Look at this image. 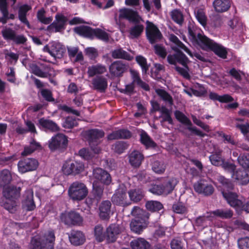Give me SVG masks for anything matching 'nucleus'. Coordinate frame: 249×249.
I'll use <instances>...</instances> for the list:
<instances>
[{
  "mask_svg": "<svg viewBox=\"0 0 249 249\" xmlns=\"http://www.w3.org/2000/svg\"><path fill=\"white\" fill-rule=\"evenodd\" d=\"M38 124L43 128L52 132H56L59 130V127L57 124L51 120L42 118L38 120Z\"/></svg>",
  "mask_w": 249,
  "mask_h": 249,
  "instance_id": "obj_29",
  "label": "nucleus"
},
{
  "mask_svg": "<svg viewBox=\"0 0 249 249\" xmlns=\"http://www.w3.org/2000/svg\"><path fill=\"white\" fill-rule=\"evenodd\" d=\"M68 193L70 198L72 200L80 201L87 196L88 190L84 183L76 181L71 185Z\"/></svg>",
  "mask_w": 249,
  "mask_h": 249,
  "instance_id": "obj_5",
  "label": "nucleus"
},
{
  "mask_svg": "<svg viewBox=\"0 0 249 249\" xmlns=\"http://www.w3.org/2000/svg\"><path fill=\"white\" fill-rule=\"evenodd\" d=\"M55 237L53 231H49L42 236L33 238L30 249H54Z\"/></svg>",
  "mask_w": 249,
  "mask_h": 249,
  "instance_id": "obj_4",
  "label": "nucleus"
},
{
  "mask_svg": "<svg viewBox=\"0 0 249 249\" xmlns=\"http://www.w3.org/2000/svg\"><path fill=\"white\" fill-rule=\"evenodd\" d=\"M111 56L114 59H123L131 61L133 57L121 48H117L111 52Z\"/></svg>",
  "mask_w": 249,
  "mask_h": 249,
  "instance_id": "obj_32",
  "label": "nucleus"
},
{
  "mask_svg": "<svg viewBox=\"0 0 249 249\" xmlns=\"http://www.w3.org/2000/svg\"><path fill=\"white\" fill-rule=\"evenodd\" d=\"M45 11L44 9L39 10L37 13V17L38 19L42 23L48 24L51 22L53 20L52 17L46 18L44 16Z\"/></svg>",
  "mask_w": 249,
  "mask_h": 249,
  "instance_id": "obj_58",
  "label": "nucleus"
},
{
  "mask_svg": "<svg viewBox=\"0 0 249 249\" xmlns=\"http://www.w3.org/2000/svg\"><path fill=\"white\" fill-rule=\"evenodd\" d=\"M195 191L205 196L212 195L214 191L213 186L205 180H200L194 184Z\"/></svg>",
  "mask_w": 249,
  "mask_h": 249,
  "instance_id": "obj_12",
  "label": "nucleus"
},
{
  "mask_svg": "<svg viewBox=\"0 0 249 249\" xmlns=\"http://www.w3.org/2000/svg\"><path fill=\"white\" fill-rule=\"evenodd\" d=\"M129 66L121 60L113 62L109 67L110 74L117 77H122L124 72L127 71Z\"/></svg>",
  "mask_w": 249,
  "mask_h": 249,
  "instance_id": "obj_14",
  "label": "nucleus"
},
{
  "mask_svg": "<svg viewBox=\"0 0 249 249\" xmlns=\"http://www.w3.org/2000/svg\"><path fill=\"white\" fill-rule=\"evenodd\" d=\"M146 35L149 42L153 44L159 41L162 36L158 28L149 21H146Z\"/></svg>",
  "mask_w": 249,
  "mask_h": 249,
  "instance_id": "obj_10",
  "label": "nucleus"
},
{
  "mask_svg": "<svg viewBox=\"0 0 249 249\" xmlns=\"http://www.w3.org/2000/svg\"><path fill=\"white\" fill-rule=\"evenodd\" d=\"M131 137V133L129 131L125 129H120L115 131L108 135V140L112 141L119 139H127Z\"/></svg>",
  "mask_w": 249,
  "mask_h": 249,
  "instance_id": "obj_31",
  "label": "nucleus"
},
{
  "mask_svg": "<svg viewBox=\"0 0 249 249\" xmlns=\"http://www.w3.org/2000/svg\"><path fill=\"white\" fill-rule=\"evenodd\" d=\"M146 209L152 212L159 211L163 209V205L159 201H149L146 203Z\"/></svg>",
  "mask_w": 249,
  "mask_h": 249,
  "instance_id": "obj_49",
  "label": "nucleus"
},
{
  "mask_svg": "<svg viewBox=\"0 0 249 249\" xmlns=\"http://www.w3.org/2000/svg\"><path fill=\"white\" fill-rule=\"evenodd\" d=\"M12 180V176L10 171L4 169L0 172V186H4L8 184Z\"/></svg>",
  "mask_w": 249,
  "mask_h": 249,
  "instance_id": "obj_43",
  "label": "nucleus"
},
{
  "mask_svg": "<svg viewBox=\"0 0 249 249\" xmlns=\"http://www.w3.org/2000/svg\"><path fill=\"white\" fill-rule=\"evenodd\" d=\"M152 168L153 171L158 174L163 173L165 169V166L162 162L155 160L152 163Z\"/></svg>",
  "mask_w": 249,
  "mask_h": 249,
  "instance_id": "obj_56",
  "label": "nucleus"
},
{
  "mask_svg": "<svg viewBox=\"0 0 249 249\" xmlns=\"http://www.w3.org/2000/svg\"><path fill=\"white\" fill-rule=\"evenodd\" d=\"M156 92L164 102L168 103L170 106L173 105L172 97L165 90L159 89L156 90Z\"/></svg>",
  "mask_w": 249,
  "mask_h": 249,
  "instance_id": "obj_50",
  "label": "nucleus"
},
{
  "mask_svg": "<svg viewBox=\"0 0 249 249\" xmlns=\"http://www.w3.org/2000/svg\"><path fill=\"white\" fill-rule=\"evenodd\" d=\"M220 166H221L225 171L232 174L234 173L236 169V165L234 164L226 161L225 160H224Z\"/></svg>",
  "mask_w": 249,
  "mask_h": 249,
  "instance_id": "obj_62",
  "label": "nucleus"
},
{
  "mask_svg": "<svg viewBox=\"0 0 249 249\" xmlns=\"http://www.w3.org/2000/svg\"><path fill=\"white\" fill-rule=\"evenodd\" d=\"M16 33L10 28H5L1 31V34L4 39L7 41H13Z\"/></svg>",
  "mask_w": 249,
  "mask_h": 249,
  "instance_id": "obj_54",
  "label": "nucleus"
},
{
  "mask_svg": "<svg viewBox=\"0 0 249 249\" xmlns=\"http://www.w3.org/2000/svg\"><path fill=\"white\" fill-rule=\"evenodd\" d=\"M128 195L130 200L135 202L141 200L144 196L143 192L140 188L130 190L128 192Z\"/></svg>",
  "mask_w": 249,
  "mask_h": 249,
  "instance_id": "obj_39",
  "label": "nucleus"
},
{
  "mask_svg": "<svg viewBox=\"0 0 249 249\" xmlns=\"http://www.w3.org/2000/svg\"><path fill=\"white\" fill-rule=\"evenodd\" d=\"M94 154L95 153L86 148H82L79 151V155L86 160L91 159L94 156Z\"/></svg>",
  "mask_w": 249,
  "mask_h": 249,
  "instance_id": "obj_64",
  "label": "nucleus"
},
{
  "mask_svg": "<svg viewBox=\"0 0 249 249\" xmlns=\"http://www.w3.org/2000/svg\"><path fill=\"white\" fill-rule=\"evenodd\" d=\"M0 206L9 213H14L18 210L19 203L17 200L4 197L0 200Z\"/></svg>",
  "mask_w": 249,
  "mask_h": 249,
  "instance_id": "obj_20",
  "label": "nucleus"
},
{
  "mask_svg": "<svg viewBox=\"0 0 249 249\" xmlns=\"http://www.w3.org/2000/svg\"><path fill=\"white\" fill-rule=\"evenodd\" d=\"M148 219H132L130 224V227L131 230L138 234H140L141 232L147 226Z\"/></svg>",
  "mask_w": 249,
  "mask_h": 249,
  "instance_id": "obj_24",
  "label": "nucleus"
},
{
  "mask_svg": "<svg viewBox=\"0 0 249 249\" xmlns=\"http://www.w3.org/2000/svg\"><path fill=\"white\" fill-rule=\"evenodd\" d=\"M55 20L49 25L47 30L49 32H60L65 28L67 18L62 14H57Z\"/></svg>",
  "mask_w": 249,
  "mask_h": 249,
  "instance_id": "obj_13",
  "label": "nucleus"
},
{
  "mask_svg": "<svg viewBox=\"0 0 249 249\" xmlns=\"http://www.w3.org/2000/svg\"><path fill=\"white\" fill-rule=\"evenodd\" d=\"M217 179L221 184L222 191L228 192L233 189V185L229 179L222 176H218Z\"/></svg>",
  "mask_w": 249,
  "mask_h": 249,
  "instance_id": "obj_41",
  "label": "nucleus"
},
{
  "mask_svg": "<svg viewBox=\"0 0 249 249\" xmlns=\"http://www.w3.org/2000/svg\"><path fill=\"white\" fill-rule=\"evenodd\" d=\"M140 141L146 147H155L157 145L147 133L143 130L140 134Z\"/></svg>",
  "mask_w": 249,
  "mask_h": 249,
  "instance_id": "obj_40",
  "label": "nucleus"
},
{
  "mask_svg": "<svg viewBox=\"0 0 249 249\" xmlns=\"http://www.w3.org/2000/svg\"><path fill=\"white\" fill-rule=\"evenodd\" d=\"M160 118H162L160 121L161 124L165 122H167L169 124H173V120L171 117L172 111L165 106H162V109Z\"/></svg>",
  "mask_w": 249,
  "mask_h": 249,
  "instance_id": "obj_45",
  "label": "nucleus"
},
{
  "mask_svg": "<svg viewBox=\"0 0 249 249\" xmlns=\"http://www.w3.org/2000/svg\"><path fill=\"white\" fill-rule=\"evenodd\" d=\"M214 215L222 219H230L233 215V213L231 209H217L212 213Z\"/></svg>",
  "mask_w": 249,
  "mask_h": 249,
  "instance_id": "obj_38",
  "label": "nucleus"
},
{
  "mask_svg": "<svg viewBox=\"0 0 249 249\" xmlns=\"http://www.w3.org/2000/svg\"><path fill=\"white\" fill-rule=\"evenodd\" d=\"M68 144L66 137L62 134H57L52 137L49 142V147L51 150H59L63 151Z\"/></svg>",
  "mask_w": 249,
  "mask_h": 249,
  "instance_id": "obj_9",
  "label": "nucleus"
},
{
  "mask_svg": "<svg viewBox=\"0 0 249 249\" xmlns=\"http://www.w3.org/2000/svg\"><path fill=\"white\" fill-rule=\"evenodd\" d=\"M136 61L141 67L142 72L146 74L150 66V65L147 64L146 58L142 55H138L136 57Z\"/></svg>",
  "mask_w": 249,
  "mask_h": 249,
  "instance_id": "obj_53",
  "label": "nucleus"
},
{
  "mask_svg": "<svg viewBox=\"0 0 249 249\" xmlns=\"http://www.w3.org/2000/svg\"><path fill=\"white\" fill-rule=\"evenodd\" d=\"M77 34L89 38H93V30L91 27L87 26L76 27L73 29Z\"/></svg>",
  "mask_w": 249,
  "mask_h": 249,
  "instance_id": "obj_34",
  "label": "nucleus"
},
{
  "mask_svg": "<svg viewBox=\"0 0 249 249\" xmlns=\"http://www.w3.org/2000/svg\"><path fill=\"white\" fill-rule=\"evenodd\" d=\"M131 214L135 217L134 219H148L149 217L148 213L138 207H134L131 211Z\"/></svg>",
  "mask_w": 249,
  "mask_h": 249,
  "instance_id": "obj_37",
  "label": "nucleus"
},
{
  "mask_svg": "<svg viewBox=\"0 0 249 249\" xmlns=\"http://www.w3.org/2000/svg\"><path fill=\"white\" fill-rule=\"evenodd\" d=\"M175 116L176 119L182 124L191 126L192 124L191 121L181 111L176 110L175 112Z\"/></svg>",
  "mask_w": 249,
  "mask_h": 249,
  "instance_id": "obj_52",
  "label": "nucleus"
},
{
  "mask_svg": "<svg viewBox=\"0 0 249 249\" xmlns=\"http://www.w3.org/2000/svg\"><path fill=\"white\" fill-rule=\"evenodd\" d=\"M130 244L132 249H151L150 243L142 238L133 240Z\"/></svg>",
  "mask_w": 249,
  "mask_h": 249,
  "instance_id": "obj_33",
  "label": "nucleus"
},
{
  "mask_svg": "<svg viewBox=\"0 0 249 249\" xmlns=\"http://www.w3.org/2000/svg\"><path fill=\"white\" fill-rule=\"evenodd\" d=\"M5 57L9 63L15 64L18 59L19 55L12 52H8L5 54Z\"/></svg>",
  "mask_w": 249,
  "mask_h": 249,
  "instance_id": "obj_63",
  "label": "nucleus"
},
{
  "mask_svg": "<svg viewBox=\"0 0 249 249\" xmlns=\"http://www.w3.org/2000/svg\"><path fill=\"white\" fill-rule=\"evenodd\" d=\"M128 159L130 165L134 168H138L143 160L144 156L139 151L134 150L129 154Z\"/></svg>",
  "mask_w": 249,
  "mask_h": 249,
  "instance_id": "obj_25",
  "label": "nucleus"
},
{
  "mask_svg": "<svg viewBox=\"0 0 249 249\" xmlns=\"http://www.w3.org/2000/svg\"><path fill=\"white\" fill-rule=\"evenodd\" d=\"M213 4L215 11L222 13L228 11L230 8L231 1L230 0H214Z\"/></svg>",
  "mask_w": 249,
  "mask_h": 249,
  "instance_id": "obj_30",
  "label": "nucleus"
},
{
  "mask_svg": "<svg viewBox=\"0 0 249 249\" xmlns=\"http://www.w3.org/2000/svg\"><path fill=\"white\" fill-rule=\"evenodd\" d=\"M92 84L94 89L104 92L107 87V80L103 76H97L92 79Z\"/></svg>",
  "mask_w": 249,
  "mask_h": 249,
  "instance_id": "obj_21",
  "label": "nucleus"
},
{
  "mask_svg": "<svg viewBox=\"0 0 249 249\" xmlns=\"http://www.w3.org/2000/svg\"><path fill=\"white\" fill-rule=\"evenodd\" d=\"M188 32L190 39L202 49L205 51L211 50L221 58L223 59L227 58V52L222 46L200 33L196 35L190 28Z\"/></svg>",
  "mask_w": 249,
  "mask_h": 249,
  "instance_id": "obj_3",
  "label": "nucleus"
},
{
  "mask_svg": "<svg viewBox=\"0 0 249 249\" xmlns=\"http://www.w3.org/2000/svg\"><path fill=\"white\" fill-rule=\"evenodd\" d=\"M130 72L133 79L132 83L134 84H137L139 86L141 87L145 90H149L150 89L148 85L142 80L139 73L137 71L133 70H130Z\"/></svg>",
  "mask_w": 249,
  "mask_h": 249,
  "instance_id": "obj_35",
  "label": "nucleus"
},
{
  "mask_svg": "<svg viewBox=\"0 0 249 249\" xmlns=\"http://www.w3.org/2000/svg\"><path fill=\"white\" fill-rule=\"evenodd\" d=\"M106 71L105 66L102 65L92 66L88 68V73L90 77H92L96 74H100Z\"/></svg>",
  "mask_w": 249,
  "mask_h": 249,
  "instance_id": "obj_46",
  "label": "nucleus"
},
{
  "mask_svg": "<svg viewBox=\"0 0 249 249\" xmlns=\"http://www.w3.org/2000/svg\"><path fill=\"white\" fill-rule=\"evenodd\" d=\"M20 187L10 186L4 189L3 196L5 198L17 200L20 196Z\"/></svg>",
  "mask_w": 249,
  "mask_h": 249,
  "instance_id": "obj_23",
  "label": "nucleus"
},
{
  "mask_svg": "<svg viewBox=\"0 0 249 249\" xmlns=\"http://www.w3.org/2000/svg\"><path fill=\"white\" fill-rule=\"evenodd\" d=\"M112 148L115 152L121 154L127 148V144L124 142H117L112 145Z\"/></svg>",
  "mask_w": 249,
  "mask_h": 249,
  "instance_id": "obj_60",
  "label": "nucleus"
},
{
  "mask_svg": "<svg viewBox=\"0 0 249 249\" xmlns=\"http://www.w3.org/2000/svg\"><path fill=\"white\" fill-rule=\"evenodd\" d=\"M237 160L243 168L249 170V155L241 154L238 157Z\"/></svg>",
  "mask_w": 249,
  "mask_h": 249,
  "instance_id": "obj_55",
  "label": "nucleus"
},
{
  "mask_svg": "<svg viewBox=\"0 0 249 249\" xmlns=\"http://www.w3.org/2000/svg\"><path fill=\"white\" fill-rule=\"evenodd\" d=\"M118 18H115L116 23L119 26L120 30L123 32V29L125 27L124 24L122 23V19H126L129 22L136 24L131 27L129 30V37L131 38H137L139 36L144 30V26L138 24L142 20L141 17L138 15L137 12L130 9L124 8L119 11Z\"/></svg>",
  "mask_w": 249,
  "mask_h": 249,
  "instance_id": "obj_2",
  "label": "nucleus"
},
{
  "mask_svg": "<svg viewBox=\"0 0 249 249\" xmlns=\"http://www.w3.org/2000/svg\"><path fill=\"white\" fill-rule=\"evenodd\" d=\"M60 218L62 223L69 226L80 225L83 222L81 215L74 211L62 213Z\"/></svg>",
  "mask_w": 249,
  "mask_h": 249,
  "instance_id": "obj_7",
  "label": "nucleus"
},
{
  "mask_svg": "<svg viewBox=\"0 0 249 249\" xmlns=\"http://www.w3.org/2000/svg\"><path fill=\"white\" fill-rule=\"evenodd\" d=\"M104 135L105 133L102 130L91 129L87 132L88 142L93 153H98L100 151V149L97 145L100 143L99 139Z\"/></svg>",
  "mask_w": 249,
  "mask_h": 249,
  "instance_id": "obj_6",
  "label": "nucleus"
},
{
  "mask_svg": "<svg viewBox=\"0 0 249 249\" xmlns=\"http://www.w3.org/2000/svg\"><path fill=\"white\" fill-rule=\"evenodd\" d=\"M223 196L227 203L236 210L241 209L242 201L238 198L237 194L231 191H221Z\"/></svg>",
  "mask_w": 249,
  "mask_h": 249,
  "instance_id": "obj_16",
  "label": "nucleus"
},
{
  "mask_svg": "<svg viewBox=\"0 0 249 249\" xmlns=\"http://www.w3.org/2000/svg\"><path fill=\"white\" fill-rule=\"evenodd\" d=\"M94 234L96 239L98 242H102L105 238L103 228L101 225H97L94 228Z\"/></svg>",
  "mask_w": 249,
  "mask_h": 249,
  "instance_id": "obj_61",
  "label": "nucleus"
},
{
  "mask_svg": "<svg viewBox=\"0 0 249 249\" xmlns=\"http://www.w3.org/2000/svg\"><path fill=\"white\" fill-rule=\"evenodd\" d=\"M40 146V144L38 142H36L33 140L30 142L29 146H25L24 147V151L22 152L21 154L23 156L29 155L37 149Z\"/></svg>",
  "mask_w": 249,
  "mask_h": 249,
  "instance_id": "obj_51",
  "label": "nucleus"
},
{
  "mask_svg": "<svg viewBox=\"0 0 249 249\" xmlns=\"http://www.w3.org/2000/svg\"><path fill=\"white\" fill-rule=\"evenodd\" d=\"M172 19L176 23L181 26L184 22V16L182 12L178 9L173 10L171 12Z\"/></svg>",
  "mask_w": 249,
  "mask_h": 249,
  "instance_id": "obj_48",
  "label": "nucleus"
},
{
  "mask_svg": "<svg viewBox=\"0 0 249 249\" xmlns=\"http://www.w3.org/2000/svg\"><path fill=\"white\" fill-rule=\"evenodd\" d=\"M170 41L173 44L171 45V48L176 53L173 54H169L167 56V60L168 62L174 65H176L177 63H179L183 66L185 68L188 69L187 66L189 62V59L187 56L179 50L180 49L183 50L190 56H195L197 59L202 62H207L208 59L198 53H192L186 47L174 34H171L169 36Z\"/></svg>",
  "mask_w": 249,
  "mask_h": 249,
  "instance_id": "obj_1",
  "label": "nucleus"
},
{
  "mask_svg": "<svg viewBox=\"0 0 249 249\" xmlns=\"http://www.w3.org/2000/svg\"><path fill=\"white\" fill-rule=\"evenodd\" d=\"M93 177L97 181L106 185H108L111 182L110 174L101 168H96L93 169Z\"/></svg>",
  "mask_w": 249,
  "mask_h": 249,
  "instance_id": "obj_19",
  "label": "nucleus"
},
{
  "mask_svg": "<svg viewBox=\"0 0 249 249\" xmlns=\"http://www.w3.org/2000/svg\"><path fill=\"white\" fill-rule=\"evenodd\" d=\"M71 243L74 246L82 245L85 241V237L82 232L79 231H72L69 235Z\"/></svg>",
  "mask_w": 249,
  "mask_h": 249,
  "instance_id": "obj_26",
  "label": "nucleus"
},
{
  "mask_svg": "<svg viewBox=\"0 0 249 249\" xmlns=\"http://www.w3.org/2000/svg\"><path fill=\"white\" fill-rule=\"evenodd\" d=\"M232 178L242 185H246L249 182V175L245 170L239 169L235 171L232 174Z\"/></svg>",
  "mask_w": 249,
  "mask_h": 249,
  "instance_id": "obj_28",
  "label": "nucleus"
},
{
  "mask_svg": "<svg viewBox=\"0 0 249 249\" xmlns=\"http://www.w3.org/2000/svg\"><path fill=\"white\" fill-rule=\"evenodd\" d=\"M104 186L98 185L97 183L94 182L93 183V190L92 193L93 196L96 199L97 202L101 199L103 195Z\"/></svg>",
  "mask_w": 249,
  "mask_h": 249,
  "instance_id": "obj_47",
  "label": "nucleus"
},
{
  "mask_svg": "<svg viewBox=\"0 0 249 249\" xmlns=\"http://www.w3.org/2000/svg\"><path fill=\"white\" fill-rule=\"evenodd\" d=\"M38 166V161L34 158L23 159L18 163V170L22 173L35 170Z\"/></svg>",
  "mask_w": 249,
  "mask_h": 249,
  "instance_id": "obj_11",
  "label": "nucleus"
},
{
  "mask_svg": "<svg viewBox=\"0 0 249 249\" xmlns=\"http://www.w3.org/2000/svg\"><path fill=\"white\" fill-rule=\"evenodd\" d=\"M8 4L6 0H0V11L2 14V17L0 18V22L5 24L8 19Z\"/></svg>",
  "mask_w": 249,
  "mask_h": 249,
  "instance_id": "obj_42",
  "label": "nucleus"
},
{
  "mask_svg": "<svg viewBox=\"0 0 249 249\" xmlns=\"http://www.w3.org/2000/svg\"><path fill=\"white\" fill-rule=\"evenodd\" d=\"M177 183L178 180L175 178H169L165 181L162 184L164 194L168 195L171 193L174 189Z\"/></svg>",
  "mask_w": 249,
  "mask_h": 249,
  "instance_id": "obj_36",
  "label": "nucleus"
},
{
  "mask_svg": "<svg viewBox=\"0 0 249 249\" xmlns=\"http://www.w3.org/2000/svg\"><path fill=\"white\" fill-rule=\"evenodd\" d=\"M31 9L28 5H23L20 7L18 11V17L20 20L25 24L28 28H30V24L26 18V13Z\"/></svg>",
  "mask_w": 249,
  "mask_h": 249,
  "instance_id": "obj_44",
  "label": "nucleus"
},
{
  "mask_svg": "<svg viewBox=\"0 0 249 249\" xmlns=\"http://www.w3.org/2000/svg\"><path fill=\"white\" fill-rule=\"evenodd\" d=\"M123 231L124 227L122 226L117 224L110 225L106 231L107 240L109 242H115Z\"/></svg>",
  "mask_w": 249,
  "mask_h": 249,
  "instance_id": "obj_15",
  "label": "nucleus"
},
{
  "mask_svg": "<svg viewBox=\"0 0 249 249\" xmlns=\"http://www.w3.org/2000/svg\"><path fill=\"white\" fill-rule=\"evenodd\" d=\"M84 169V165L81 162L74 161L71 163H67L63 166V171L65 174L76 175L82 172Z\"/></svg>",
  "mask_w": 249,
  "mask_h": 249,
  "instance_id": "obj_17",
  "label": "nucleus"
},
{
  "mask_svg": "<svg viewBox=\"0 0 249 249\" xmlns=\"http://www.w3.org/2000/svg\"><path fill=\"white\" fill-rule=\"evenodd\" d=\"M111 200L114 204L122 206L130 204L127 198L126 190L123 188H119L116 191L112 196Z\"/></svg>",
  "mask_w": 249,
  "mask_h": 249,
  "instance_id": "obj_18",
  "label": "nucleus"
},
{
  "mask_svg": "<svg viewBox=\"0 0 249 249\" xmlns=\"http://www.w3.org/2000/svg\"><path fill=\"white\" fill-rule=\"evenodd\" d=\"M94 34L93 37L95 36L98 38L104 40L108 41L109 39L108 34L106 32L100 29H96L93 30Z\"/></svg>",
  "mask_w": 249,
  "mask_h": 249,
  "instance_id": "obj_57",
  "label": "nucleus"
},
{
  "mask_svg": "<svg viewBox=\"0 0 249 249\" xmlns=\"http://www.w3.org/2000/svg\"><path fill=\"white\" fill-rule=\"evenodd\" d=\"M209 160L213 165L219 166L225 159L222 156L212 154L209 156Z\"/></svg>",
  "mask_w": 249,
  "mask_h": 249,
  "instance_id": "obj_59",
  "label": "nucleus"
},
{
  "mask_svg": "<svg viewBox=\"0 0 249 249\" xmlns=\"http://www.w3.org/2000/svg\"><path fill=\"white\" fill-rule=\"evenodd\" d=\"M111 203L109 200L103 201L99 206V215L102 219H108L111 213Z\"/></svg>",
  "mask_w": 249,
  "mask_h": 249,
  "instance_id": "obj_27",
  "label": "nucleus"
},
{
  "mask_svg": "<svg viewBox=\"0 0 249 249\" xmlns=\"http://www.w3.org/2000/svg\"><path fill=\"white\" fill-rule=\"evenodd\" d=\"M43 51L56 59L62 58L65 53V47L60 43L52 42L44 46Z\"/></svg>",
  "mask_w": 249,
  "mask_h": 249,
  "instance_id": "obj_8",
  "label": "nucleus"
},
{
  "mask_svg": "<svg viewBox=\"0 0 249 249\" xmlns=\"http://www.w3.org/2000/svg\"><path fill=\"white\" fill-rule=\"evenodd\" d=\"M22 206L27 211H32L35 208V204L33 199V191L32 190H27L23 196L22 200Z\"/></svg>",
  "mask_w": 249,
  "mask_h": 249,
  "instance_id": "obj_22",
  "label": "nucleus"
}]
</instances>
